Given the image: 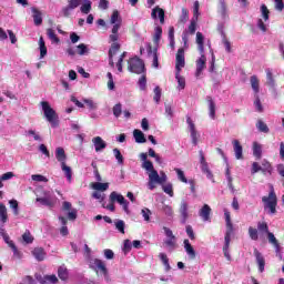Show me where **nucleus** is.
<instances>
[{
  "mask_svg": "<svg viewBox=\"0 0 284 284\" xmlns=\"http://www.w3.org/2000/svg\"><path fill=\"white\" fill-rule=\"evenodd\" d=\"M82 2L84 3L81 6ZM68 3L69 4H67L65 7H63V9H61V13L65 19H69L71 11L79 8L80 6H81V12L83 14H90L92 10V2L90 0H69Z\"/></svg>",
  "mask_w": 284,
  "mask_h": 284,
  "instance_id": "1",
  "label": "nucleus"
},
{
  "mask_svg": "<svg viewBox=\"0 0 284 284\" xmlns=\"http://www.w3.org/2000/svg\"><path fill=\"white\" fill-rule=\"evenodd\" d=\"M224 219L226 220V234L224 235L223 254L229 261H231V254L229 253V246L231 245V236L233 234V224L231 220V212L224 210Z\"/></svg>",
  "mask_w": 284,
  "mask_h": 284,
  "instance_id": "2",
  "label": "nucleus"
},
{
  "mask_svg": "<svg viewBox=\"0 0 284 284\" xmlns=\"http://www.w3.org/2000/svg\"><path fill=\"white\" fill-rule=\"evenodd\" d=\"M149 172V181H148V189L154 191L156 189L155 184H164L168 181V175L164 172H160L153 168L152 170H148Z\"/></svg>",
  "mask_w": 284,
  "mask_h": 284,
  "instance_id": "3",
  "label": "nucleus"
},
{
  "mask_svg": "<svg viewBox=\"0 0 284 284\" xmlns=\"http://www.w3.org/2000/svg\"><path fill=\"white\" fill-rule=\"evenodd\" d=\"M43 115L45 116L47 121L51 123L52 128L59 126V116L47 101L41 102Z\"/></svg>",
  "mask_w": 284,
  "mask_h": 284,
  "instance_id": "4",
  "label": "nucleus"
},
{
  "mask_svg": "<svg viewBox=\"0 0 284 284\" xmlns=\"http://www.w3.org/2000/svg\"><path fill=\"white\" fill-rule=\"evenodd\" d=\"M262 202L264 203V210H268V214L274 215L277 213V195L274 189H271L268 196H263Z\"/></svg>",
  "mask_w": 284,
  "mask_h": 284,
  "instance_id": "5",
  "label": "nucleus"
},
{
  "mask_svg": "<svg viewBox=\"0 0 284 284\" xmlns=\"http://www.w3.org/2000/svg\"><path fill=\"white\" fill-rule=\"evenodd\" d=\"M128 70L134 74H143L145 72V64L140 58H131L128 61Z\"/></svg>",
  "mask_w": 284,
  "mask_h": 284,
  "instance_id": "6",
  "label": "nucleus"
},
{
  "mask_svg": "<svg viewBox=\"0 0 284 284\" xmlns=\"http://www.w3.org/2000/svg\"><path fill=\"white\" fill-rule=\"evenodd\" d=\"M186 123L189 125V132H191L192 143L194 146H196L199 143L200 134L197 133L196 125L190 115L186 116Z\"/></svg>",
  "mask_w": 284,
  "mask_h": 284,
  "instance_id": "7",
  "label": "nucleus"
},
{
  "mask_svg": "<svg viewBox=\"0 0 284 284\" xmlns=\"http://www.w3.org/2000/svg\"><path fill=\"white\" fill-rule=\"evenodd\" d=\"M185 67V51L184 49H178L175 54V70L181 73V69Z\"/></svg>",
  "mask_w": 284,
  "mask_h": 284,
  "instance_id": "8",
  "label": "nucleus"
},
{
  "mask_svg": "<svg viewBox=\"0 0 284 284\" xmlns=\"http://www.w3.org/2000/svg\"><path fill=\"white\" fill-rule=\"evenodd\" d=\"M62 210H63V212H69V213H67V219L70 222H74L77 220L78 211H77V209H72V205L70 202L64 201Z\"/></svg>",
  "mask_w": 284,
  "mask_h": 284,
  "instance_id": "9",
  "label": "nucleus"
},
{
  "mask_svg": "<svg viewBox=\"0 0 284 284\" xmlns=\"http://www.w3.org/2000/svg\"><path fill=\"white\" fill-rule=\"evenodd\" d=\"M200 164H201V171L206 174V178L213 179V172L210 171L209 163L205 161L203 151H200Z\"/></svg>",
  "mask_w": 284,
  "mask_h": 284,
  "instance_id": "10",
  "label": "nucleus"
},
{
  "mask_svg": "<svg viewBox=\"0 0 284 284\" xmlns=\"http://www.w3.org/2000/svg\"><path fill=\"white\" fill-rule=\"evenodd\" d=\"M121 50V44L120 43H111V48L110 50L108 51V58H109V61H110V67L111 68H114V57L118 52H120Z\"/></svg>",
  "mask_w": 284,
  "mask_h": 284,
  "instance_id": "11",
  "label": "nucleus"
},
{
  "mask_svg": "<svg viewBox=\"0 0 284 284\" xmlns=\"http://www.w3.org/2000/svg\"><path fill=\"white\" fill-rule=\"evenodd\" d=\"M207 59L204 54H201V57L195 62V78H200L202 75L203 70L205 69V62Z\"/></svg>",
  "mask_w": 284,
  "mask_h": 284,
  "instance_id": "12",
  "label": "nucleus"
},
{
  "mask_svg": "<svg viewBox=\"0 0 284 284\" xmlns=\"http://www.w3.org/2000/svg\"><path fill=\"white\" fill-rule=\"evenodd\" d=\"M253 255H255L256 258V264L258 265V272L263 273L265 272V257L262 255V253L260 251H257V248L253 250Z\"/></svg>",
  "mask_w": 284,
  "mask_h": 284,
  "instance_id": "13",
  "label": "nucleus"
},
{
  "mask_svg": "<svg viewBox=\"0 0 284 284\" xmlns=\"http://www.w3.org/2000/svg\"><path fill=\"white\" fill-rule=\"evenodd\" d=\"M36 280L40 282V284H47V283L58 284L59 283L57 275H43V276L36 275Z\"/></svg>",
  "mask_w": 284,
  "mask_h": 284,
  "instance_id": "14",
  "label": "nucleus"
},
{
  "mask_svg": "<svg viewBox=\"0 0 284 284\" xmlns=\"http://www.w3.org/2000/svg\"><path fill=\"white\" fill-rule=\"evenodd\" d=\"M187 209H189V204L185 201H182L179 209L182 224H185L187 219L190 217V214L187 213Z\"/></svg>",
  "mask_w": 284,
  "mask_h": 284,
  "instance_id": "15",
  "label": "nucleus"
},
{
  "mask_svg": "<svg viewBox=\"0 0 284 284\" xmlns=\"http://www.w3.org/2000/svg\"><path fill=\"white\" fill-rule=\"evenodd\" d=\"M31 255L38 261V262H43L45 260L47 253L43 247L38 246L34 247L33 251H31Z\"/></svg>",
  "mask_w": 284,
  "mask_h": 284,
  "instance_id": "16",
  "label": "nucleus"
},
{
  "mask_svg": "<svg viewBox=\"0 0 284 284\" xmlns=\"http://www.w3.org/2000/svg\"><path fill=\"white\" fill-rule=\"evenodd\" d=\"M93 268L99 270L104 276L109 275L108 267H105V264L102 260L94 258L92 262Z\"/></svg>",
  "mask_w": 284,
  "mask_h": 284,
  "instance_id": "17",
  "label": "nucleus"
},
{
  "mask_svg": "<svg viewBox=\"0 0 284 284\" xmlns=\"http://www.w3.org/2000/svg\"><path fill=\"white\" fill-rule=\"evenodd\" d=\"M233 144V150H234V154H235V159L241 161L244 159L243 156V146L241 145L239 140H233L232 142Z\"/></svg>",
  "mask_w": 284,
  "mask_h": 284,
  "instance_id": "18",
  "label": "nucleus"
},
{
  "mask_svg": "<svg viewBox=\"0 0 284 284\" xmlns=\"http://www.w3.org/2000/svg\"><path fill=\"white\" fill-rule=\"evenodd\" d=\"M92 142L94 144L95 152L103 151L104 149L108 148V143L104 142V140L102 138H100V136L93 138Z\"/></svg>",
  "mask_w": 284,
  "mask_h": 284,
  "instance_id": "19",
  "label": "nucleus"
},
{
  "mask_svg": "<svg viewBox=\"0 0 284 284\" xmlns=\"http://www.w3.org/2000/svg\"><path fill=\"white\" fill-rule=\"evenodd\" d=\"M151 18L156 20L159 18L160 23H164V11L159 6L154 7L151 13Z\"/></svg>",
  "mask_w": 284,
  "mask_h": 284,
  "instance_id": "20",
  "label": "nucleus"
},
{
  "mask_svg": "<svg viewBox=\"0 0 284 284\" xmlns=\"http://www.w3.org/2000/svg\"><path fill=\"white\" fill-rule=\"evenodd\" d=\"M140 159H141V161H143L142 169H144L146 171L154 169V164L148 160L149 159L148 153H140Z\"/></svg>",
  "mask_w": 284,
  "mask_h": 284,
  "instance_id": "21",
  "label": "nucleus"
},
{
  "mask_svg": "<svg viewBox=\"0 0 284 284\" xmlns=\"http://www.w3.org/2000/svg\"><path fill=\"white\" fill-rule=\"evenodd\" d=\"M183 245H184V251H186L187 255L192 258L195 260L196 257V251L195 248H193L192 244L190 243V240L185 239L183 241Z\"/></svg>",
  "mask_w": 284,
  "mask_h": 284,
  "instance_id": "22",
  "label": "nucleus"
},
{
  "mask_svg": "<svg viewBox=\"0 0 284 284\" xmlns=\"http://www.w3.org/2000/svg\"><path fill=\"white\" fill-rule=\"evenodd\" d=\"M199 215H200L201 219H203L204 222H209L210 221V215H211L210 205L204 204V206L200 209Z\"/></svg>",
  "mask_w": 284,
  "mask_h": 284,
  "instance_id": "23",
  "label": "nucleus"
},
{
  "mask_svg": "<svg viewBox=\"0 0 284 284\" xmlns=\"http://www.w3.org/2000/svg\"><path fill=\"white\" fill-rule=\"evenodd\" d=\"M267 240H268V243L274 246L275 252L280 253L281 252V244H280L277 237H275L274 233H268L267 234Z\"/></svg>",
  "mask_w": 284,
  "mask_h": 284,
  "instance_id": "24",
  "label": "nucleus"
},
{
  "mask_svg": "<svg viewBox=\"0 0 284 284\" xmlns=\"http://www.w3.org/2000/svg\"><path fill=\"white\" fill-rule=\"evenodd\" d=\"M55 160H58L60 164H64L68 160L63 148H55Z\"/></svg>",
  "mask_w": 284,
  "mask_h": 284,
  "instance_id": "25",
  "label": "nucleus"
},
{
  "mask_svg": "<svg viewBox=\"0 0 284 284\" xmlns=\"http://www.w3.org/2000/svg\"><path fill=\"white\" fill-rule=\"evenodd\" d=\"M31 12H33L34 24L37 27L42 26L43 24V16H42L41 11H39L36 8H33V9H31Z\"/></svg>",
  "mask_w": 284,
  "mask_h": 284,
  "instance_id": "26",
  "label": "nucleus"
},
{
  "mask_svg": "<svg viewBox=\"0 0 284 284\" xmlns=\"http://www.w3.org/2000/svg\"><path fill=\"white\" fill-rule=\"evenodd\" d=\"M128 202L125 200V197L121 194H118L115 191H113L111 194H110V203H119V204H122V203H125Z\"/></svg>",
  "mask_w": 284,
  "mask_h": 284,
  "instance_id": "27",
  "label": "nucleus"
},
{
  "mask_svg": "<svg viewBox=\"0 0 284 284\" xmlns=\"http://www.w3.org/2000/svg\"><path fill=\"white\" fill-rule=\"evenodd\" d=\"M195 43H197L199 52H204V36L202 32L195 33Z\"/></svg>",
  "mask_w": 284,
  "mask_h": 284,
  "instance_id": "28",
  "label": "nucleus"
},
{
  "mask_svg": "<svg viewBox=\"0 0 284 284\" xmlns=\"http://www.w3.org/2000/svg\"><path fill=\"white\" fill-rule=\"evenodd\" d=\"M262 169V174L266 175L270 174L272 175L273 173V166L267 160L262 161V165H260Z\"/></svg>",
  "mask_w": 284,
  "mask_h": 284,
  "instance_id": "29",
  "label": "nucleus"
},
{
  "mask_svg": "<svg viewBox=\"0 0 284 284\" xmlns=\"http://www.w3.org/2000/svg\"><path fill=\"white\" fill-rule=\"evenodd\" d=\"M133 136H134L136 143L143 144L146 142L145 134L139 129H135L133 131Z\"/></svg>",
  "mask_w": 284,
  "mask_h": 284,
  "instance_id": "30",
  "label": "nucleus"
},
{
  "mask_svg": "<svg viewBox=\"0 0 284 284\" xmlns=\"http://www.w3.org/2000/svg\"><path fill=\"white\" fill-rule=\"evenodd\" d=\"M59 221L61 223V229H60V234L63 236H68L69 235V230H68V219H65L64 216H59Z\"/></svg>",
  "mask_w": 284,
  "mask_h": 284,
  "instance_id": "31",
  "label": "nucleus"
},
{
  "mask_svg": "<svg viewBox=\"0 0 284 284\" xmlns=\"http://www.w3.org/2000/svg\"><path fill=\"white\" fill-rule=\"evenodd\" d=\"M251 88L255 95L260 94V79L256 75H252L251 79Z\"/></svg>",
  "mask_w": 284,
  "mask_h": 284,
  "instance_id": "32",
  "label": "nucleus"
},
{
  "mask_svg": "<svg viewBox=\"0 0 284 284\" xmlns=\"http://www.w3.org/2000/svg\"><path fill=\"white\" fill-rule=\"evenodd\" d=\"M206 102H209L210 118L215 119L216 105L213 98L211 95H206Z\"/></svg>",
  "mask_w": 284,
  "mask_h": 284,
  "instance_id": "33",
  "label": "nucleus"
},
{
  "mask_svg": "<svg viewBox=\"0 0 284 284\" xmlns=\"http://www.w3.org/2000/svg\"><path fill=\"white\" fill-rule=\"evenodd\" d=\"M219 14L222 16V18H226L227 16V4L225 0H219V7H217Z\"/></svg>",
  "mask_w": 284,
  "mask_h": 284,
  "instance_id": "34",
  "label": "nucleus"
},
{
  "mask_svg": "<svg viewBox=\"0 0 284 284\" xmlns=\"http://www.w3.org/2000/svg\"><path fill=\"white\" fill-rule=\"evenodd\" d=\"M58 276L61 281L67 282L69 280V271L65 266H59Z\"/></svg>",
  "mask_w": 284,
  "mask_h": 284,
  "instance_id": "35",
  "label": "nucleus"
},
{
  "mask_svg": "<svg viewBox=\"0 0 284 284\" xmlns=\"http://www.w3.org/2000/svg\"><path fill=\"white\" fill-rule=\"evenodd\" d=\"M60 165H61V171L64 172L67 181H69V183H71V180L73 178V171H71V168L68 166L65 163H61Z\"/></svg>",
  "mask_w": 284,
  "mask_h": 284,
  "instance_id": "36",
  "label": "nucleus"
},
{
  "mask_svg": "<svg viewBox=\"0 0 284 284\" xmlns=\"http://www.w3.org/2000/svg\"><path fill=\"white\" fill-rule=\"evenodd\" d=\"M253 156L256 158V161L262 159V145L257 142H253Z\"/></svg>",
  "mask_w": 284,
  "mask_h": 284,
  "instance_id": "37",
  "label": "nucleus"
},
{
  "mask_svg": "<svg viewBox=\"0 0 284 284\" xmlns=\"http://www.w3.org/2000/svg\"><path fill=\"white\" fill-rule=\"evenodd\" d=\"M9 221V215L7 214V207L6 204L0 203V222L4 224Z\"/></svg>",
  "mask_w": 284,
  "mask_h": 284,
  "instance_id": "38",
  "label": "nucleus"
},
{
  "mask_svg": "<svg viewBox=\"0 0 284 284\" xmlns=\"http://www.w3.org/2000/svg\"><path fill=\"white\" fill-rule=\"evenodd\" d=\"M256 231L260 232V234H272V232L268 231V224L266 222H258Z\"/></svg>",
  "mask_w": 284,
  "mask_h": 284,
  "instance_id": "39",
  "label": "nucleus"
},
{
  "mask_svg": "<svg viewBox=\"0 0 284 284\" xmlns=\"http://www.w3.org/2000/svg\"><path fill=\"white\" fill-rule=\"evenodd\" d=\"M36 202L41 203L42 206H47V207H53L54 206V203L49 197H37Z\"/></svg>",
  "mask_w": 284,
  "mask_h": 284,
  "instance_id": "40",
  "label": "nucleus"
},
{
  "mask_svg": "<svg viewBox=\"0 0 284 284\" xmlns=\"http://www.w3.org/2000/svg\"><path fill=\"white\" fill-rule=\"evenodd\" d=\"M162 33H163L162 27L158 26L156 28H154V36H153L154 43L158 44L159 42H161Z\"/></svg>",
  "mask_w": 284,
  "mask_h": 284,
  "instance_id": "41",
  "label": "nucleus"
},
{
  "mask_svg": "<svg viewBox=\"0 0 284 284\" xmlns=\"http://www.w3.org/2000/svg\"><path fill=\"white\" fill-rule=\"evenodd\" d=\"M256 128H257L258 132H262L264 134H267L270 132L267 124L262 120H257Z\"/></svg>",
  "mask_w": 284,
  "mask_h": 284,
  "instance_id": "42",
  "label": "nucleus"
},
{
  "mask_svg": "<svg viewBox=\"0 0 284 284\" xmlns=\"http://www.w3.org/2000/svg\"><path fill=\"white\" fill-rule=\"evenodd\" d=\"M38 43L40 44V59H43L44 57H47V45L43 37L40 38Z\"/></svg>",
  "mask_w": 284,
  "mask_h": 284,
  "instance_id": "43",
  "label": "nucleus"
},
{
  "mask_svg": "<svg viewBox=\"0 0 284 284\" xmlns=\"http://www.w3.org/2000/svg\"><path fill=\"white\" fill-rule=\"evenodd\" d=\"M164 245L169 248V252H173L176 248V239H169L164 241Z\"/></svg>",
  "mask_w": 284,
  "mask_h": 284,
  "instance_id": "44",
  "label": "nucleus"
},
{
  "mask_svg": "<svg viewBox=\"0 0 284 284\" xmlns=\"http://www.w3.org/2000/svg\"><path fill=\"white\" fill-rule=\"evenodd\" d=\"M93 189L99 191V192H105L109 189V183L95 182L93 184Z\"/></svg>",
  "mask_w": 284,
  "mask_h": 284,
  "instance_id": "45",
  "label": "nucleus"
},
{
  "mask_svg": "<svg viewBox=\"0 0 284 284\" xmlns=\"http://www.w3.org/2000/svg\"><path fill=\"white\" fill-rule=\"evenodd\" d=\"M174 33H175V29L173 26H171L169 28V41H170V47L171 48H174L175 45V37H174Z\"/></svg>",
  "mask_w": 284,
  "mask_h": 284,
  "instance_id": "46",
  "label": "nucleus"
},
{
  "mask_svg": "<svg viewBox=\"0 0 284 284\" xmlns=\"http://www.w3.org/2000/svg\"><path fill=\"white\" fill-rule=\"evenodd\" d=\"M159 258H160V261H162V263L165 266L166 271L172 270V267L169 264V257H168V255L165 253H160L159 254Z\"/></svg>",
  "mask_w": 284,
  "mask_h": 284,
  "instance_id": "47",
  "label": "nucleus"
},
{
  "mask_svg": "<svg viewBox=\"0 0 284 284\" xmlns=\"http://www.w3.org/2000/svg\"><path fill=\"white\" fill-rule=\"evenodd\" d=\"M174 171L176 172L178 180H180L184 184L189 183V181H187V179L185 176L184 171H182L181 169H178V168H175Z\"/></svg>",
  "mask_w": 284,
  "mask_h": 284,
  "instance_id": "48",
  "label": "nucleus"
},
{
  "mask_svg": "<svg viewBox=\"0 0 284 284\" xmlns=\"http://www.w3.org/2000/svg\"><path fill=\"white\" fill-rule=\"evenodd\" d=\"M122 22V19L120 17V12L119 11H113L112 12V16H111V20H110V23L111 24H116V23H121Z\"/></svg>",
  "mask_w": 284,
  "mask_h": 284,
  "instance_id": "49",
  "label": "nucleus"
},
{
  "mask_svg": "<svg viewBox=\"0 0 284 284\" xmlns=\"http://www.w3.org/2000/svg\"><path fill=\"white\" fill-rule=\"evenodd\" d=\"M247 232H248L250 237H251L252 241H258L260 240V235H258L257 229L250 227V229H247Z\"/></svg>",
  "mask_w": 284,
  "mask_h": 284,
  "instance_id": "50",
  "label": "nucleus"
},
{
  "mask_svg": "<svg viewBox=\"0 0 284 284\" xmlns=\"http://www.w3.org/2000/svg\"><path fill=\"white\" fill-rule=\"evenodd\" d=\"M9 207L13 210V215H19V205L17 200H9Z\"/></svg>",
  "mask_w": 284,
  "mask_h": 284,
  "instance_id": "51",
  "label": "nucleus"
},
{
  "mask_svg": "<svg viewBox=\"0 0 284 284\" xmlns=\"http://www.w3.org/2000/svg\"><path fill=\"white\" fill-rule=\"evenodd\" d=\"M153 93H154L153 101L159 103L161 101V97H162V89H161V87L154 88Z\"/></svg>",
  "mask_w": 284,
  "mask_h": 284,
  "instance_id": "52",
  "label": "nucleus"
},
{
  "mask_svg": "<svg viewBox=\"0 0 284 284\" xmlns=\"http://www.w3.org/2000/svg\"><path fill=\"white\" fill-rule=\"evenodd\" d=\"M175 79L178 81V85H180L181 90L185 89V78L180 75V72L176 71L175 72Z\"/></svg>",
  "mask_w": 284,
  "mask_h": 284,
  "instance_id": "53",
  "label": "nucleus"
},
{
  "mask_svg": "<svg viewBox=\"0 0 284 284\" xmlns=\"http://www.w3.org/2000/svg\"><path fill=\"white\" fill-rule=\"evenodd\" d=\"M260 11L262 12V17H263L264 21H268V19H270V11L267 9V6L266 4L260 6Z\"/></svg>",
  "mask_w": 284,
  "mask_h": 284,
  "instance_id": "54",
  "label": "nucleus"
},
{
  "mask_svg": "<svg viewBox=\"0 0 284 284\" xmlns=\"http://www.w3.org/2000/svg\"><path fill=\"white\" fill-rule=\"evenodd\" d=\"M265 72L267 74V85L271 87V88H274L275 80H274L272 70L267 69V70H265Z\"/></svg>",
  "mask_w": 284,
  "mask_h": 284,
  "instance_id": "55",
  "label": "nucleus"
},
{
  "mask_svg": "<svg viewBox=\"0 0 284 284\" xmlns=\"http://www.w3.org/2000/svg\"><path fill=\"white\" fill-rule=\"evenodd\" d=\"M113 116H115V119H120L121 114H122V104L118 103L115 105H113Z\"/></svg>",
  "mask_w": 284,
  "mask_h": 284,
  "instance_id": "56",
  "label": "nucleus"
},
{
  "mask_svg": "<svg viewBox=\"0 0 284 284\" xmlns=\"http://www.w3.org/2000/svg\"><path fill=\"white\" fill-rule=\"evenodd\" d=\"M47 36L49 39H51L53 42L58 43L60 42L55 31L53 29H47Z\"/></svg>",
  "mask_w": 284,
  "mask_h": 284,
  "instance_id": "57",
  "label": "nucleus"
},
{
  "mask_svg": "<svg viewBox=\"0 0 284 284\" xmlns=\"http://www.w3.org/2000/svg\"><path fill=\"white\" fill-rule=\"evenodd\" d=\"M22 239L26 244H32L34 241V237L32 236V234L29 231H26L23 233Z\"/></svg>",
  "mask_w": 284,
  "mask_h": 284,
  "instance_id": "58",
  "label": "nucleus"
},
{
  "mask_svg": "<svg viewBox=\"0 0 284 284\" xmlns=\"http://www.w3.org/2000/svg\"><path fill=\"white\" fill-rule=\"evenodd\" d=\"M113 155L115 156L118 163H119L120 165H123V156H122V154H121L120 149H118V148L113 149Z\"/></svg>",
  "mask_w": 284,
  "mask_h": 284,
  "instance_id": "59",
  "label": "nucleus"
},
{
  "mask_svg": "<svg viewBox=\"0 0 284 284\" xmlns=\"http://www.w3.org/2000/svg\"><path fill=\"white\" fill-rule=\"evenodd\" d=\"M77 49H78V54L81 57L85 55L89 52V49L87 48L85 43L78 44Z\"/></svg>",
  "mask_w": 284,
  "mask_h": 284,
  "instance_id": "60",
  "label": "nucleus"
},
{
  "mask_svg": "<svg viewBox=\"0 0 284 284\" xmlns=\"http://www.w3.org/2000/svg\"><path fill=\"white\" fill-rule=\"evenodd\" d=\"M132 251V242H130V240H124L123 242V252L124 254H129V252Z\"/></svg>",
  "mask_w": 284,
  "mask_h": 284,
  "instance_id": "61",
  "label": "nucleus"
},
{
  "mask_svg": "<svg viewBox=\"0 0 284 284\" xmlns=\"http://www.w3.org/2000/svg\"><path fill=\"white\" fill-rule=\"evenodd\" d=\"M189 19H190V12L185 8H183L182 9V16L180 18V22L181 23H186Z\"/></svg>",
  "mask_w": 284,
  "mask_h": 284,
  "instance_id": "62",
  "label": "nucleus"
},
{
  "mask_svg": "<svg viewBox=\"0 0 284 284\" xmlns=\"http://www.w3.org/2000/svg\"><path fill=\"white\" fill-rule=\"evenodd\" d=\"M139 87H140V90L145 91V89H146V77H145V74H142L141 78L139 79Z\"/></svg>",
  "mask_w": 284,
  "mask_h": 284,
  "instance_id": "63",
  "label": "nucleus"
},
{
  "mask_svg": "<svg viewBox=\"0 0 284 284\" xmlns=\"http://www.w3.org/2000/svg\"><path fill=\"white\" fill-rule=\"evenodd\" d=\"M141 214H142V217H144L145 222H150V216L152 214L150 209H142Z\"/></svg>",
  "mask_w": 284,
  "mask_h": 284,
  "instance_id": "64",
  "label": "nucleus"
}]
</instances>
